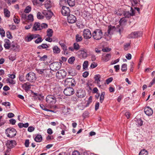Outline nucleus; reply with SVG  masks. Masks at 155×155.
<instances>
[{
	"mask_svg": "<svg viewBox=\"0 0 155 155\" xmlns=\"http://www.w3.org/2000/svg\"><path fill=\"white\" fill-rule=\"evenodd\" d=\"M40 65L44 66L43 68L40 69L36 68V70L39 74H42L44 77H47L50 72V70L47 67V66L45 62L41 63Z\"/></svg>",
	"mask_w": 155,
	"mask_h": 155,
	"instance_id": "f257e3e1",
	"label": "nucleus"
},
{
	"mask_svg": "<svg viewBox=\"0 0 155 155\" xmlns=\"http://www.w3.org/2000/svg\"><path fill=\"white\" fill-rule=\"evenodd\" d=\"M92 35L94 39L99 40L102 38L103 33L101 30L99 29H96L92 33Z\"/></svg>",
	"mask_w": 155,
	"mask_h": 155,
	"instance_id": "f03ea898",
	"label": "nucleus"
},
{
	"mask_svg": "<svg viewBox=\"0 0 155 155\" xmlns=\"http://www.w3.org/2000/svg\"><path fill=\"white\" fill-rule=\"evenodd\" d=\"M16 130L13 128L10 127L5 130V133L8 137H12L15 136L16 134Z\"/></svg>",
	"mask_w": 155,
	"mask_h": 155,
	"instance_id": "7ed1b4c3",
	"label": "nucleus"
},
{
	"mask_svg": "<svg viewBox=\"0 0 155 155\" xmlns=\"http://www.w3.org/2000/svg\"><path fill=\"white\" fill-rule=\"evenodd\" d=\"M56 97L54 96L51 95H48L46 97V101L51 105L54 104L56 102Z\"/></svg>",
	"mask_w": 155,
	"mask_h": 155,
	"instance_id": "20e7f679",
	"label": "nucleus"
},
{
	"mask_svg": "<svg viewBox=\"0 0 155 155\" xmlns=\"http://www.w3.org/2000/svg\"><path fill=\"white\" fill-rule=\"evenodd\" d=\"M128 7L130 8V12L127 11H125L124 12L123 14L125 18H129L134 15L135 11L132 7H130L129 6H128Z\"/></svg>",
	"mask_w": 155,
	"mask_h": 155,
	"instance_id": "39448f33",
	"label": "nucleus"
},
{
	"mask_svg": "<svg viewBox=\"0 0 155 155\" xmlns=\"http://www.w3.org/2000/svg\"><path fill=\"white\" fill-rule=\"evenodd\" d=\"M67 75L66 72L63 70H60L56 73V77L59 79L64 78Z\"/></svg>",
	"mask_w": 155,
	"mask_h": 155,
	"instance_id": "423d86ee",
	"label": "nucleus"
},
{
	"mask_svg": "<svg viewBox=\"0 0 155 155\" xmlns=\"http://www.w3.org/2000/svg\"><path fill=\"white\" fill-rule=\"evenodd\" d=\"M26 78L27 80L31 82L34 81L36 79L35 74L33 72H30L27 74Z\"/></svg>",
	"mask_w": 155,
	"mask_h": 155,
	"instance_id": "0eeeda50",
	"label": "nucleus"
},
{
	"mask_svg": "<svg viewBox=\"0 0 155 155\" xmlns=\"http://www.w3.org/2000/svg\"><path fill=\"white\" fill-rule=\"evenodd\" d=\"M115 29V27L114 26L111 25H109L108 27L107 31L104 33V36H110L113 34Z\"/></svg>",
	"mask_w": 155,
	"mask_h": 155,
	"instance_id": "6e6552de",
	"label": "nucleus"
},
{
	"mask_svg": "<svg viewBox=\"0 0 155 155\" xmlns=\"http://www.w3.org/2000/svg\"><path fill=\"white\" fill-rule=\"evenodd\" d=\"M64 83L66 85L72 87L75 86L76 82L73 78H67L64 81Z\"/></svg>",
	"mask_w": 155,
	"mask_h": 155,
	"instance_id": "1a4fd4ad",
	"label": "nucleus"
},
{
	"mask_svg": "<svg viewBox=\"0 0 155 155\" xmlns=\"http://www.w3.org/2000/svg\"><path fill=\"white\" fill-rule=\"evenodd\" d=\"M83 35L84 38L86 39L90 38L92 36L90 30L88 29H85L84 30Z\"/></svg>",
	"mask_w": 155,
	"mask_h": 155,
	"instance_id": "9d476101",
	"label": "nucleus"
},
{
	"mask_svg": "<svg viewBox=\"0 0 155 155\" xmlns=\"http://www.w3.org/2000/svg\"><path fill=\"white\" fill-rule=\"evenodd\" d=\"M70 10L69 7L65 6H63L61 9V13L62 15L64 16H68L70 15Z\"/></svg>",
	"mask_w": 155,
	"mask_h": 155,
	"instance_id": "9b49d317",
	"label": "nucleus"
},
{
	"mask_svg": "<svg viewBox=\"0 0 155 155\" xmlns=\"http://www.w3.org/2000/svg\"><path fill=\"white\" fill-rule=\"evenodd\" d=\"M63 92L66 96H70L74 93V91L72 88L69 87L65 88L64 91Z\"/></svg>",
	"mask_w": 155,
	"mask_h": 155,
	"instance_id": "f8f14e48",
	"label": "nucleus"
},
{
	"mask_svg": "<svg viewBox=\"0 0 155 155\" xmlns=\"http://www.w3.org/2000/svg\"><path fill=\"white\" fill-rule=\"evenodd\" d=\"M10 48L14 51H19L20 50V46L16 43L12 41Z\"/></svg>",
	"mask_w": 155,
	"mask_h": 155,
	"instance_id": "ddd939ff",
	"label": "nucleus"
},
{
	"mask_svg": "<svg viewBox=\"0 0 155 155\" xmlns=\"http://www.w3.org/2000/svg\"><path fill=\"white\" fill-rule=\"evenodd\" d=\"M62 91L60 87H55L53 89V93L54 96L59 98L58 96H60L62 94Z\"/></svg>",
	"mask_w": 155,
	"mask_h": 155,
	"instance_id": "4468645a",
	"label": "nucleus"
},
{
	"mask_svg": "<svg viewBox=\"0 0 155 155\" xmlns=\"http://www.w3.org/2000/svg\"><path fill=\"white\" fill-rule=\"evenodd\" d=\"M142 32L140 31H137L132 32L128 35L129 38H135L141 36Z\"/></svg>",
	"mask_w": 155,
	"mask_h": 155,
	"instance_id": "2eb2a0df",
	"label": "nucleus"
},
{
	"mask_svg": "<svg viewBox=\"0 0 155 155\" xmlns=\"http://www.w3.org/2000/svg\"><path fill=\"white\" fill-rule=\"evenodd\" d=\"M86 95V93L84 90H82L81 88L78 89L76 93V95L80 98H82L84 97Z\"/></svg>",
	"mask_w": 155,
	"mask_h": 155,
	"instance_id": "dca6fc26",
	"label": "nucleus"
},
{
	"mask_svg": "<svg viewBox=\"0 0 155 155\" xmlns=\"http://www.w3.org/2000/svg\"><path fill=\"white\" fill-rule=\"evenodd\" d=\"M67 20L69 23L73 24L76 22V18L74 15L70 14L68 16Z\"/></svg>",
	"mask_w": 155,
	"mask_h": 155,
	"instance_id": "f3484780",
	"label": "nucleus"
},
{
	"mask_svg": "<svg viewBox=\"0 0 155 155\" xmlns=\"http://www.w3.org/2000/svg\"><path fill=\"white\" fill-rule=\"evenodd\" d=\"M53 66L52 69L51 70L53 71H56L59 70L61 68V64L58 62H55L53 63L51 65V67Z\"/></svg>",
	"mask_w": 155,
	"mask_h": 155,
	"instance_id": "a211bd4d",
	"label": "nucleus"
},
{
	"mask_svg": "<svg viewBox=\"0 0 155 155\" xmlns=\"http://www.w3.org/2000/svg\"><path fill=\"white\" fill-rule=\"evenodd\" d=\"M144 112L148 116H150L153 114V110L148 106L145 107Z\"/></svg>",
	"mask_w": 155,
	"mask_h": 155,
	"instance_id": "6ab92c4d",
	"label": "nucleus"
},
{
	"mask_svg": "<svg viewBox=\"0 0 155 155\" xmlns=\"http://www.w3.org/2000/svg\"><path fill=\"white\" fill-rule=\"evenodd\" d=\"M111 57V55L110 54H104L102 55L101 60L107 62L110 60Z\"/></svg>",
	"mask_w": 155,
	"mask_h": 155,
	"instance_id": "aec40b11",
	"label": "nucleus"
},
{
	"mask_svg": "<svg viewBox=\"0 0 155 155\" xmlns=\"http://www.w3.org/2000/svg\"><path fill=\"white\" fill-rule=\"evenodd\" d=\"M16 144V142L14 140H8L6 144L7 146L10 148H12Z\"/></svg>",
	"mask_w": 155,
	"mask_h": 155,
	"instance_id": "412c9836",
	"label": "nucleus"
},
{
	"mask_svg": "<svg viewBox=\"0 0 155 155\" xmlns=\"http://www.w3.org/2000/svg\"><path fill=\"white\" fill-rule=\"evenodd\" d=\"M4 41L5 43L4 46L5 48L6 49H9L11 44L10 41L8 39H5L4 40Z\"/></svg>",
	"mask_w": 155,
	"mask_h": 155,
	"instance_id": "4be33fe9",
	"label": "nucleus"
},
{
	"mask_svg": "<svg viewBox=\"0 0 155 155\" xmlns=\"http://www.w3.org/2000/svg\"><path fill=\"white\" fill-rule=\"evenodd\" d=\"M32 85L29 82H27L24 83L22 85V87L25 91H28L31 89V87Z\"/></svg>",
	"mask_w": 155,
	"mask_h": 155,
	"instance_id": "5701e85b",
	"label": "nucleus"
},
{
	"mask_svg": "<svg viewBox=\"0 0 155 155\" xmlns=\"http://www.w3.org/2000/svg\"><path fill=\"white\" fill-rule=\"evenodd\" d=\"M40 27V24L39 22H35L34 24L33 30L35 31L41 30Z\"/></svg>",
	"mask_w": 155,
	"mask_h": 155,
	"instance_id": "b1692460",
	"label": "nucleus"
},
{
	"mask_svg": "<svg viewBox=\"0 0 155 155\" xmlns=\"http://www.w3.org/2000/svg\"><path fill=\"white\" fill-rule=\"evenodd\" d=\"M45 7L47 9L51 8L52 7L51 0H46L45 4Z\"/></svg>",
	"mask_w": 155,
	"mask_h": 155,
	"instance_id": "393cba45",
	"label": "nucleus"
},
{
	"mask_svg": "<svg viewBox=\"0 0 155 155\" xmlns=\"http://www.w3.org/2000/svg\"><path fill=\"white\" fill-rule=\"evenodd\" d=\"M79 52L81 54V55L83 58H85L87 57V51L86 50H80Z\"/></svg>",
	"mask_w": 155,
	"mask_h": 155,
	"instance_id": "a878e982",
	"label": "nucleus"
},
{
	"mask_svg": "<svg viewBox=\"0 0 155 155\" xmlns=\"http://www.w3.org/2000/svg\"><path fill=\"white\" fill-rule=\"evenodd\" d=\"M53 52L55 54L59 53L60 52V49L57 45L53 46L52 48Z\"/></svg>",
	"mask_w": 155,
	"mask_h": 155,
	"instance_id": "bb28decb",
	"label": "nucleus"
},
{
	"mask_svg": "<svg viewBox=\"0 0 155 155\" xmlns=\"http://www.w3.org/2000/svg\"><path fill=\"white\" fill-rule=\"evenodd\" d=\"M42 139V136L39 134H37L34 139L37 142H39L41 141Z\"/></svg>",
	"mask_w": 155,
	"mask_h": 155,
	"instance_id": "cd10ccee",
	"label": "nucleus"
},
{
	"mask_svg": "<svg viewBox=\"0 0 155 155\" xmlns=\"http://www.w3.org/2000/svg\"><path fill=\"white\" fill-rule=\"evenodd\" d=\"M53 15V13L51 11H48L45 12V16L48 19H50Z\"/></svg>",
	"mask_w": 155,
	"mask_h": 155,
	"instance_id": "c85d7f7f",
	"label": "nucleus"
},
{
	"mask_svg": "<svg viewBox=\"0 0 155 155\" xmlns=\"http://www.w3.org/2000/svg\"><path fill=\"white\" fill-rule=\"evenodd\" d=\"M94 78L96 82L98 84L101 81V76L100 74H96L94 76Z\"/></svg>",
	"mask_w": 155,
	"mask_h": 155,
	"instance_id": "c756f323",
	"label": "nucleus"
},
{
	"mask_svg": "<svg viewBox=\"0 0 155 155\" xmlns=\"http://www.w3.org/2000/svg\"><path fill=\"white\" fill-rule=\"evenodd\" d=\"M49 46L46 44H42L41 45L38 47L37 48L39 49H46L48 48Z\"/></svg>",
	"mask_w": 155,
	"mask_h": 155,
	"instance_id": "7c9ffc66",
	"label": "nucleus"
},
{
	"mask_svg": "<svg viewBox=\"0 0 155 155\" xmlns=\"http://www.w3.org/2000/svg\"><path fill=\"white\" fill-rule=\"evenodd\" d=\"M13 21L14 22L17 24L19 23L20 19L18 16L14 15L13 17Z\"/></svg>",
	"mask_w": 155,
	"mask_h": 155,
	"instance_id": "2f4dec72",
	"label": "nucleus"
},
{
	"mask_svg": "<svg viewBox=\"0 0 155 155\" xmlns=\"http://www.w3.org/2000/svg\"><path fill=\"white\" fill-rule=\"evenodd\" d=\"M4 14L5 16L6 17L9 18L10 16V12L7 8L4 9Z\"/></svg>",
	"mask_w": 155,
	"mask_h": 155,
	"instance_id": "473e14b6",
	"label": "nucleus"
},
{
	"mask_svg": "<svg viewBox=\"0 0 155 155\" xmlns=\"http://www.w3.org/2000/svg\"><path fill=\"white\" fill-rule=\"evenodd\" d=\"M67 2L70 6L73 7L75 4V0H67Z\"/></svg>",
	"mask_w": 155,
	"mask_h": 155,
	"instance_id": "72a5a7b5",
	"label": "nucleus"
},
{
	"mask_svg": "<svg viewBox=\"0 0 155 155\" xmlns=\"http://www.w3.org/2000/svg\"><path fill=\"white\" fill-rule=\"evenodd\" d=\"M76 41L77 42L81 41L82 40V37L80 35L77 34L76 35Z\"/></svg>",
	"mask_w": 155,
	"mask_h": 155,
	"instance_id": "f704fd0d",
	"label": "nucleus"
},
{
	"mask_svg": "<svg viewBox=\"0 0 155 155\" xmlns=\"http://www.w3.org/2000/svg\"><path fill=\"white\" fill-rule=\"evenodd\" d=\"M53 31L52 29L49 28L47 31V36L49 37H51L52 35Z\"/></svg>",
	"mask_w": 155,
	"mask_h": 155,
	"instance_id": "c9c22d12",
	"label": "nucleus"
},
{
	"mask_svg": "<svg viewBox=\"0 0 155 155\" xmlns=\"http://www.w3.org/2000/svg\"><path fill=\"white\" fill-rule=\"evenodd\" d=\"M127 65L126 64H124L121 66V70L122 72H125L127 70Z\"/></svg>",
	"mask_w": 155,
	"mask_h": 155,
	"instance_id": "e433bc0d",
	"label": "nucleus"
},
{
	"mask_svg": "<svg viewBox=\"0 0 155 155\" xmlns=\"http://www.w3.org/2000/svg\"><path fill=\"white\" fill-rule=\"evenodd\" d=\"M148 152L145 149H143L140 152L139 155H148Z\"/></svg>",
	"mask_w": 155,
	"mask_h": 155,
	"instance_id": "4c0bfd02",
	"label": "nucleus"
},
{
	"mask_svg": "<svg viewBox=\"0 0 155 155\" xmlns=\"http://www.w3.org/2000/svg\"><path fill=\"white\" fill-rule=\"evenodd\" d=\"M88 65V62L87 61H85L83 64V68L84 69L86 70L87 68Z\"/></svg>",
	"mask_w": 155,
	"mask_h": 155,
	"instance_id": "58836bf2",
	"label": "nucleus"
},
{
	"mask_svg": "<svg viewBox=\"0 0 155 155\" xmlns=\"http://www.w3.org/2000/svg\"><path fill=\"white\" fill-rule=\"evenodd\" d=\"M6 81L7 83H9L12 84H14L15 83V81L14 80L12 79H10L8 78L6 79Z\"/></svg>",
	"mask_w": 155,
	"mask_h": 155,
	"instance_id": "ea45409f",
	"label": "nucleus"
},
{
	"mask_svg": "<svg viewBox=\"0 0 155 155\" xmlns=\"http://www.w3.org/2000/svg\"><path fill=\"white\" fill-rule=\"evenodd\" d=\"M136 124L138 126H141L143 124V121L140 119H138L136 121Z\"/></svg>",
	"mask_w": 155,
	"mask_h": 155,
	"instance_id": "a19ab883",
	"label": "nucleus"
},
{
	"mask_svg": "<svg viewBox=\"0 0 155 155\" xmlns=\"http://www.w3.org/2000/svg\"><path fill=\"white\" fill-rule=\"evenodd\" d=\"M74 49L75 51L78 50L80 48L79 45L77 43H75L74 44Z\"/></svg>",
	"mask_w": 155,
	"mask_h": 155,
	"instance_id": "79ce46f5",
	"label": "nucleus"
},
{
	"mask_svg": "<svg viewBox=\"0 0 155 155\" xmlns=\"http://www.w3.org/2000/svg\"><path fill=\"white\" fill-rule=\"evenodd\" d=\"M33 39V38L32 35L27 36L25 38V40L27 42L30 41Z\"/></svg>",
	"mask_w": 155,
	"mask_h": 155,
	"instance_id": "37998d69",
	"label": "nucleus"
},
{
	"mask_svg": "<svg viewBox=\"0 0 155 155\" xmlns=\"http://www.w3.org/2000/svg\"><path fill=\"white\" fill-rule=\"evenodd\" d=\"M31 7L29 6H27L24 10V12L25 13H29L31 11Z\"/></svg>",
	"mask_w": 155,
	"mask_h": 155,
	"instance_id": "c03bdc74",
	"label": "nucleus"
},
{
	"mask_svg": "<svg viewBox=\"0 0 155 155\" xmlns=\"http://www.w3.org/2000/svg\"><path fill=\"white\" fill-rule=\"evenodd\" d=\"M75 60V58L74 57H70L68 60V63L71 64H73L74 61Z\"/></svg>",
	"mask_w": 155,
	"mask_h": 155,
	"instance_id": "a18cd8bd",
	"label": "nucleus"
},
{
	"mask_svg": "<svg viewBox=\"0 0 155 155\" xmlns=\"http://www.w3.org/2000/svg\"><path fill=\"white\" fill-rule=\"evenodd\" d=\"M38 57L40 58L39 60L41 61H45L47 58V56L46 55H45L42 57L41 56H38Z\"/></svg>",
	"mask_w": 155,
	"mask_h": 155,
	"instance_id": "49530a36",
	"label": "nucleus"
},
{
	"mask_svg": "<svg viewBox=\"0 0 155 155\" xmlns=\"http://www.w3.org/2000/svg\"><path fill=\"white\" fill-rule=\"evenodd\" d=\"M27 20L31 21H34L33 16L32 14H30L28 16Z\"/></svg>",
	"mask_w": 155,
	"mask_h": 155,
	"instance_id": "de8ad7c7",
	"label": "nucleus"
},
{
	"mask_svg": "<svg viewBox=\"0 0 155 155\" xmlns=\"http://www.w3.org/2000/svg\"><path fill=\"white\" fill-rule=\"evenodd\" d=\"M43 40V39L41 37L38 38L35 41V42L36 44H38L41 42Z\"/></svg>",
	"mask_w": 155,
	"mask_h": 155,
	"instance_id": "09e8293b",
	"label": "nucleus"
},
{
	"mask_svg": "<svg viewBox=\"0 0 155 155\" xmlns=\"http://www.w3.org/2000/svg\"><path fill=\"white\" fill-rule=\"evenodd\" d=\"M2 104L3 105L5 106L6 107H10L11 104L8 102H2Z\"/></svg>",
	"mask_w": 155,
	"mask_h": 155,
	"instance_id": "8fccbe9b",
	"label": "nucleus"
},
{
	"mask_svg": "<svg viewBox=\"0 0 155 155\" xmlns=\"http://www.w3.org/2000/svg\"><path fill=\"white\" fill-rule=\"evenodd\" d=\"M133 6L134 5H137L139 4L140 1L139 0H130Z\"/></svg>",
	"mask_w": 155,
	"mask_h": 155,
	"instance_id": "3c124183",
	"label": "nucleus"
},
{
	"mask_svg": "<svg viewBox=\"0 0 155 155\" xmlns=\"http://www.w3.org/2000/svg\"><path fill=\"white\" fill-rule=\"evenodd\" d=\"M37 18L38 19H42L43 18V16L40 12H38L37 13Z\"/></svg>",
	"mask_w": 155,
	"mask_h": 155,
	"instance_id": "603ef678",
	"label": "nucleus"
},
{
	"mask_svg": "<svg viewBox=\"0 0 155 155\" xmlns=\"http://www.w3.org/2000/svg\"><path fill=\"white\" fill-rule=\"evenodd\" d=\"M92 101V97L91 96H90L88 99V100L87 101V103L86 104V107H88Z\"/></svg>",
	"mask_w": 155,
	"mask_h": 155,
	"instance_id": "864d4df0",
	"label": "nucleus"
},
{
	"mask_svg": "<svg viewBox=\"0 0 155 155\" xmlns=\"http://www.w3.org/2000/svg\"><path fill=\"white\" fill-rule=\"evenodd\" d=\"M127 21L126 20L125 18H121L119 21V23L120 25H121L124 23L126 22Z\"/></svg>",
	"mask_w": 155,
	"mask_h": 155,
	"instance_id": "5fc2aeb1",
	"label": "nucleus"
},
{
	"mask_svg": "<svg viewBox=\"0 0 155 155\" xmlns=\"http://www.w3.org/2000/svg\"><path fill=\"white\" fill-rule=\"evenodd\" d=\"M97 66V64L95 62H93L91 64L90 66V68H94L96 67Z\"/></svg>",
	"mask_w": 155,
	"mask_h": 155,
	"instance_id": "6e6d98bb",
	"label": "nucleus"
},
{
	"mask_svg": "<svg viewBox=\"0 0 155 155\" xmlns=\"http://www.w3.org/2000/svg\"><path fill=\"white\" fill-rule=\"evenodd\" d=\"M111 49L109 48H104L102 49V51L104 52H108L110 51Z\"/></svg>",
	"mask_w": 155,
	"mask_h": 155,
	"instance_id": "4d7b16f0",
	"label": "nucleus"
},
{
	"mask_svg": "<svg viewBox=\"0 0 155 155\" xmlns=\"http://www.w3.org/2000/svg\"><path fill=\"white\" fill-rule=\"evenodd\" d=\"M9 121L10 124L13 125H15L16 122V120L14 119H10Z\"/></svg>",
	"mask_w": 155,
	"mask_h": 155,
	"instance_id": "13d9d810",
	"label": "nucleus"
},
{
	"mask_svg": "<svg viewBox=\"0 0 155 155\" xmlns=\"http://www.w3.org/2000/svg\"><path fill=\"white\" fill-rule=\"evenodd\" d=\"M6 34L7 37L9 39H11L12 38V36L9 31L7 32Z\"/></svg>",
	"mask_w": 155,
	"mask_h": 155,
	"instance_id": "bf43d9fd",
	"label": "nucleus"
},
{
	"mask_svg": "<svg viewBox=\"0 0 155 155\" xmlns=\"http://www.w3.org/2000/svg\"><path fill=\"white\" fill-rule=\"evenodd\" d=\"M48 26L47 24L46 23H42L41 25H40V28H41V29H42L43 28H47Z\"/></svg>",
	"mask_w": 155,
	"mask_h": 155,
	"instance_id": "052dcab7",
	"label": "nucleus"
},
{
	"mask_svg": "<svg viewBox=\"0 0 155 155\" xmlns=\"http://www.w3.org/2000/svg\"><path fill=\"white\" fill-rule=\"evenodd\" d=\"M21 17L22 20H25L27 18V15L25 14H22L21 15Z\"/></svg>",
	"mask_w": 155,
	"mask_h": 155,
	"instance_id": "680f3d73",
	"label": "nucleus"
},
{
	"mask_svg": "<svg viewBox=\"0 0 155 155\" xmlns=\"http://www.w3.org/2000/svg\"><path fill=\"white\" fill-rule=\"evenodd\" d=\"M35 128L32 126L29 127L28 129V130L29 132H32L35 130Z\"/></svg>",
	"mask_w": 155,
	"mask_h": 155,
	"instance_id": "e2e57ef3",
	"label": "nucleus"
},
{
	"mask_svg": "<svg viewBox=\"0 0 155 155\" xmlns=\"http://www.w3.org/2000/svg\"><path fill=\"white\" fill-rule=\"evenodd\" d=\"M29 140L28 139H27L25 140V146L26 147H28L29 146Z\"/></svg>",
	"mask_w": 155,
	"mask_h": 155,
	"instance_id": "0e129e2a",
	"label": "nucleus"
},
{
	"mask_svg": "<svg viewBox=\"0 0 155 155\" xmlns=\"http://www.w3.org/2000/svg\"><path fill=\"white\" fill-rule=\"evenodd\" d=\"M0 34L2 36L4 37L5 36V32L3 29L1 28H0Z\"/></svg>",
	"mask_w": 155,
	"mask_h": 155,
	"instance_id": "69168bd1",
	"label": "nucleus"
},
{
	"mask_svg": "<svg viewBox=\"0 0 155 155\" xmlns=\"http://www.w3.org/2000/svg\"><path fill=\"white\" fill-rule=\"evenodd\" d=\"M113 80V78L110 77L107 79L106 80V82L107 84H109Z\"/></svg>",
	"mask_w": 155,
	"mask_h": 155,
	"instance_id": "338daca9",
	"label": "nucleus"
},
{
	"mask_svg": "<svg viewBox=\"0 0 155 155\" xmlns=\"http://www.w3.org/2000/svg\"><path fill=\"white\" fill-rule=\"evenodd\" d=\"M40 107L43 110L47 111L48 109L43 104L40 105Z\"/></svg>",
	"mask_w": 155,
	"mask_h": 155,
	"instance_id": "774afa93",
	"label": "nucleus"
}]
</instances>
